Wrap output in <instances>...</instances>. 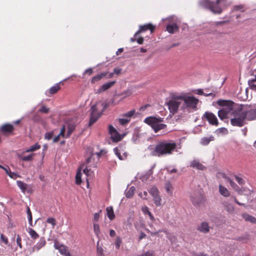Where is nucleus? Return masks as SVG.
Here are the masks:
<instances>
[{"instance_id": "f257e3e1", "label": "nucleus", "mask_w": 256, "mask_h": 256, "mask_svg": "<svg viewBox=\"0 0 256 256\" xmlns=\"http://www.w3.org/2000/svg\"><path fill=\"white\" fill-rule=\"evenodd\" d=\"M234 118H231L230 123L233 126L242 127L246 124L245 120H256V106H238L232 112Z\"/></svg>"}, {"instance_id": "f03ea898", "label": "nucleus", "mask_w": 256, "mask_h": 256, "mask_svg": "<svg viewBox=\"0 0 256 256\" xmlns=\"http://www.w3.org/2000/svg\"><path fill=\"white\" fill-rule=\"evenodd\" d=\"M176 148V143L172 140L160 142L155 146L153 155L161 156L171 154Z\"/></svg>"}, {"instance_id": "7ed1b4c3", "label": "nucleus", "mask_w": 256, "mask_h": 256, "mask_svg": "<svg viewBox=\"0 0 256 256\" xmlns=\"http://www.w3.org/2000/svg\"><path fill=\"white\" fill-rule=\"evenodd\" d=\"M217 104L224 108L218 112V116L221 120L228 117L230 114L232 115L233 111L237 108L238 105L232 100H219Z\"/></svg>"}, {"instance_id": "20e7f679", "label": "nucleus", "mask_w": 256, "mask_h": 256, "mask_svg": "<svg viewBox=\"0 0 256 256\" xmlns=\"http://www.w3.org/2000/svg\"><path fill=\"white\" fill-rule=\"evenodd\" d=\"M182 104L180 110L184 112H190L197 110V105L199 100L193 96H188L182 94Z\"/></svg>"}, {"instance_id": "39448f33", "label": "nucleus", "mask_w": 256, "mask_h": 256, "mask_svg": "<svg viewBox=\"0 0 256 256\" xmlns=\"http://www.w3.org/2000/svg\"><path fill=\"white\" fill-rule=\"evenodd\" d=\"M170 113L176 114L182 104V94L172 93L166 102Z\"/></svg>"}, {"instance_id": "423d86ee", "label": "nucleus", "mask_w": 256, "mask_h": 256, "mask_svg": "<svg viewBox=\"0 0 256 256\" xmlns=\"http://www.w3.org/2000/svg\"><path fill=\"white\" fill-rule=\"evenodd\" d=\"M198 6L204 9L208 10L214 14H220L222 12V8L216 2L210 0H200L198 2Z\"/></svg>"}, {"instance_id": "0eeeda50", "label": "nucleus", "mask_w": 256, "mask_h": 256, "mask_svg": "<svg viewBox=\"0 0 256 256\" xmlns=\"http://www.w3.org/2000/svg\"><path fill=\"white\" fill-rule=\"evenodd\" d=\"M163 120L164 118H161L150 116L145 118L144 122L150 126L155 132H157L158 131L165 128L166 126V124L162 123Z\"/></svg>"}, {"instance_id": "6e6552de", "label": "nucleus", "mask_w": 256, "mask_h": 256, "mask_svg": "<svg viewBox=\"0 0 256 256\" xmlns=\"http://www.w3.org/2000/svg\"><path fill=\"white\" fill-rule=\"evenodd\" d=\"M202 118L206 120L211 125L218 126V124L216 116L211 112H205L203 115Z\"/></svg>"}, {"instance_id": "1a4fd4ad", "label": "nucleus", "mask_w": 256, "mask_h": 256, "mask_svg": "<svg viewBox=\"0 0 256 256\" xmlns=\"http://www.w3.org/2000/svg\"><path fill=\"white\" fill-rule=\"evenodd\" d=\"M109 133L113 142H118L121 140V136L116 129L112 125L108 126Z\"/></svg>"}, {"instance_id": "9d476101", "label": "nucleus", "mask_w": 256, "mask_h": 256, "mask_svg": "<svg viewBox=\"0 0 256 256\" xmlns=\"http://www.w3.org/2000/svg\"><path fill=\"white\" fill-rule=\"evenodd\" d=\"M210 226L206 222H202L197 226L196 230L203 234H206L210 232Z\"/></svg>"}, {"instance_id": "9b49d317", "label": "nucleus", "mask_w": 256, "mask_h": 256, "mask_svg": "<svg viewBox=\"0 0 256 256\" xmlns=\"http://www.w3.org/2000/svg\"><path fill=\"white\" fill-rule=\"evenodd\" d=\"M46 244V240L44 237H41L39 241L34 245L30 250V253H32L35 251H38L41 248Z\"/></svg>"}, {"instance_id": "f8f14e48", "label": "nucleus", "mask_w": 256, "mask_h": 256, "mask_svg": "<svg viewBox=\"0 0 256 256\" xmlns=\"http://www.w3.org/2000/svg\"><path fill=\"white\" fill-rule=\"evenodd\" d=\"M139 28V30L134 34L135 37H136L140 33L145 32L148 30H150L152 33L154 29V26L151 24H148L144 25H140V26Z\"/></svg>"}, {"instance_id": "ddd939ff", "label": "nucleus", "mask_w": 256, "mask_h": 256, "mask_svg": "<svg viewBox=\"0 0 256 256\" xmlns=\"http://www.w3.org/2000/svg\"><path fill=\"white\" fill-rule=\"evenodd\" d=\"M14 130L13 125L10 124H6L2 125L0 128V131L4 134L12 133Z\"/></svg>"}, {"instance_id": "4468645a", "label": "nucleus", "mask_w": 256, "mask_h": 256, "mask_svg": "<svg viewBox=\"0 0 256 256\" xmlns=\"http://www.w3.org/2000/svg\"><path fill=\"white\" fill-rule=\"evenodd\" d=\"M191 200L193 204L195 206H200L204 202V199L202 196H192Z\"/></svg>"}, {"instance_id": "2eb2a0df", "label": "nucleus", "mask_w": 256, "mask_h": 256, "mask_svg": "<svg viewBox=\"0 0 256 256\" xmlns=\"http://www.w3.org/2000/svg\"><path fill=\"white\" fill-rule=\"evenodd\" d=\"M116 83L115 81H112L103 84L98 90L96 93L100 94L112 86Z\"/></svg>"}, {"instance_id": "dca6fc26", "label": "nucleus", "mask_w": 256, "mask_h": 256, "mask_svg": "<svg viewBox=\"0 0 256 256\" xmlns=\"http://www.w3.org/2000/svg\"><path fill=\"white\" fill-rule=\"evenodd\" d=\"M190 166L198 170H204L206 167L202 165L200 162L196 160H194L190 162Z\"/></svg>"}, {"instance_id": "f3484780", "label": "nucleus", "mask_w": 256, "mask_h": 256, "mask_svg": "<svg viewBox=\"0 0 256 256\" xmlns=\"http://www.w3.org/2000/svg\"><path fill=\"white\" fill-rule=\"evenodd\" d=\"M178 29V27L176 24H168L166 26V30L170 34H173L175 32L177 31Z\"/></svg>"}, {"instance_id": "a211bd4d", "label": "nucleus", "mask_w": 256, "mask_h": 256, "mask_svg": "<svg viewBox=\"0 0 256 256\" xmlns=\"http://www.w3.org/2000/svg\"><path fill=\"white\" fill-rule=\"evenodd\" d=\"M214 140V137L212 136L210 137H204L201 139L200 144L204 146L208 145L210 142Z\"/></svg>"}, {"instance_id": "6ab92c4d", "label": "nucleus", "mask_w": 256, "mask_h": 256, "mask_svg": "<svg viewBox=\"0 0 256 256\" xmlns=\"http://www.w3.org/2000/svg\"><path fill=\"white\" fill-rule=\"evenodd\" d=\"M106 213L108 218L110 220H112L115 218V215L114 212L113 208L112 206H108L106 208Z\"/></svg>"}, {"instance_id": "aec40b11", "label": "nucleus", "mask_w": 256, "mask_h": 256, "mask_svg": "<svg viewBox=\"0 0 256 256\" xmlns=\"http://www.w3.org/2000/svg\"><path fill=\"white\" fill-rule=\"evenodd\" d=\"M107 74H108L107 72H103V73H100V74H98L97 76H94L91 80V82L92 84H94L95 82L99 81L103 77L106 76L107 75Z\"/></svg>"}, {"instance_id": "412c9836", "label": "nucleus", "mask_w": 256, "mask_h": 256, "mask_svg": "<svg viewBox=\"0 0 256 256\" xmlns=\"http://www.w3.org/2000/svg\"><path fill=\"white\" fill-rule=\"evenodd\" d=\"M34 155V154H30L27 156H22L20 154H18V158L25 162L32 161L33 160V156Z\"/></svg>"}, {"instance_id": "4be33fe9", "label": "nucleus", "mask_w": 256, "mask_h": 256, "mask_svg": "<svg viewBox=\"0 0 256 256\" xmlns=\"http://www.w3.org/2000/svg\"><path fill=\"white\" fill-rule=\"evenodd\" d=\"M219 192L224 196L228 197L230 196V192L228 189L221 184L219 186Z\"/></svg>"}, {"instance_id": "5701e85b", "label": "nucleus", "mask_w": 256, "mask_h": 256, "mask_svg": "<svg viewBox=\"0 0 256 256\" xmlns=\"http://www.w3.org/2000/svg\"><path fill=\"white\" fill-rule=\"evenodd\" d=\"M232 12L240 11L244 12L245 11V8L244 4L234 5L232 7Z\"/></svg>"}, {"instance_id": "b1692460", "label": "nucleus", "mask_w": 256, "mask_h": 256, "mask_svg": "<svg viewBox=\"0 0 256 256\" xmlns=\"http://www.w3.org/2000/svg\"><path fill=\"white\" fill-rule=\"evenodd\" d=\"M27 232H28L31 238L34 240H36L39 237L37 232L32 228H28Z\"/></svg>"}, {"instance_id": "393cba45", "label": "nucleus", "mask_w": 256, "mask_h": 256, "mask_svg": "<svg viewBox=\"0 0 256 256\" xmlns=\"http://www.w3.org/2000/svg\"><path fill=\"white\" fill-rule=\"evenodd\" d=\"M142 211L144 214H148L149 216V218L151 220L154 222L155 220L154 216H152V213L149 210L148 207L144 206V207L142 208Z\"/></svg>"}, {"instance_id": "a878e982", "label": "nucleus", "mask_w": 256, "mask_h": 256, "mask_svg": "<svg viewBox=\"0 0 256 256\" xmlns=\"http://www.w3.org/2000/svg\"><path fill=\"white\" fill-rule=\"evenodd\" d=\"M224 206L226 208V210L228 212L230 213H232L234 211V207L230 204L228 203L227 202H224L223 203Z\"/></svg>"}, {"instance_id": "bb28decb", "label": "nucleus", "mask_w": 256, "mask_h": 256, "mask_svg": "<svg viewBox=\"0 0 256 256\" xmlns=\"http://www.w3.org/2000/svg\"><path fill=\"white\" fill-rule=\"evenodd\" d=\"M60 88V83L56 84L49 89V92L52 94L56 93Z\"/></svg>"}, {"instance_id": "cd10ccee", "label": "nucleus", "mask_w": 256, "mask_h": 256, "mask_svg": "<svg viewBox=\"0 0 256 256\" xmlns=\"http://www.w3.org/2000/svg\"><path fill=\"white\" fill-rule=\"evenodd\" d=\"M136 111L134 110H130L126 113H125L122 115L124 118H126V119L128 120V121L130 122L132 117L135 114Z\"/></svg>"}, {"instance_id": "c85d7f7f", "label": "nucleus", "mask_w": 256, "mask_h": 256, "mask_svg": "<svg viewBox=\"0 0 256 256\" xmlns=\"http://www.w3.org/2000/svg\"><path fill=\"white\" fill-rule=\"evenodd\" d=\"M68 132L66 134V138H68L75 129V125L72 124H68Z\"/></svg>"}, {"instance_id": "c756f323", "label": "nucleus", "mask_w": 256, "mask_h": 256, "mask_svg": "<svg viewBox=\"0 0 256 256\" xmlns=\"http://www.w3.org/2000/svg\"><path fill=\"white\" fill-rule=\"evenodd\" d=\"M135 188L134 186H131L127 191L126 192V196L128 198H132L135 191Z\"/></svg>"}, {"instance_id": "7c9ffc66", "label": "nucleus", "mask_w": 256, "mask_h": 256, "mask_svg": "<svg viewBox=\"0 0 256 256\" xmlns=\"http://www.w3.org/2000/svg\"><path fill=\"white\" fill-rule=\"evenodd\" d=\"M100 117V116H99L94 115V114H90L88 126H91L92 125L97 121V120Z\"/></svg>"}, {"instance_id": "2f4dec72", "label": "nucleus", "mask_w": 256, "mask_h": 256, "mask_svg": "<svg viewBox=\"0 0 256 256\" xmlns=\"http://www.w3.org/2000/svg\"><path fill=\"white\" fill-rule=\"evenodd\" d=\"M40 148V146L38 144V143L35 144L34 145L30 146V148L26 149V152H34L37 150H38Z\"/></svg>"}, {"instance_id": "473e14b6", "label": "nucleus", "mask_w": 256, "mask_h": 256, "mask_svg": "<svg viewBox=\"0 0 256 256\" xmlns=\"http://www.w3.org/2000/svg\"><path fill=\"white\" fill-rule=\"evenodd\" d=\"M224 178L229 182L230 186L235 190H238V185L234 182L230 178L226 177L225 176H223Z\"/></svg>"}, {"instance_id": "72a5a7b5", "label": "nucleus", "mask_w": 256, "mask_h": 256, "mask_svg": "<svg viewBox=\"0 0 256 256\" xmlns=\"http://www.w3.org/2000/svg\"><path fill=\"white\" fill-rule=\"evenodd\" d=\"M16 184L17 186L20 188V189L23 192H24L26 190L27 184L26 183H24V182L20 180H18L16 182Z\"/></svg>"}, {"instance_id": "f704fd0d", "label": "nucleus", "mask_w": 256, "mask_h": 256, "mask_svg": "<svg viewBox=\"0 0 256 256\" xmlns=\"http://www.w3.org/2000/svg\"><path fill=\"white\" fill-rule=\"evenodd\" d=\"M54 247L56 249L59 250V251L62 254L64 255L66 253V252H68L67 248L63 245H61L59 248H58V246L55 244Z\"/></svg>"}, {"instance_id": "c9c22d12", "label": "nucleus", "mask_w": 256, "mask_h": 256, "mask_svg": "<svg viewBox=\"0 0 256 256\" xmlns=\"http://www.w3.org/2000/svg\"><path fill=\"white\" fill-rule=\"evenodd\" d=\"M120 149H121L120 146L116 147L114 149V151L116 155L118 157V158L120 160H124V158H123L122 156L120 154Z\"/></svg>"}, {"instance_id": "e433bc0d", "label": "nucleus", "mask_w": 256, "mask_h": 256, "mask_svg": "<svg viewBox=\"0 0 256 256\" xmlns=\"http://www.w3.org/2000/svg\"><path fill=\"white\" fill-rule=\"evenodd\" d=\"M26 213L28 214V223L30 226H33L32 222V214L28 206L26 208Z\"/></svg>"}, {"instance_id": "4c0bfd02", "label": "nucleus", "mask_w": 256, "mask_h": 256, "mask_svg": "<svg viewBox=\"0 0 256 256\" xmlns=\"http://www.w3.org/2000/svg\"><path fill=\"white\" fill-rule=\"evenodd\" d=\"M255 81H256V78L252 80H248V84L252 90L256 91V84H254V82Z\"/></svg>"}, {"instance_id": "58836bf2", "label": "nucleus", "mask_w": 256, "mask_h": 256, "mask_svg": "<svg viewBox=\"0 0 256 256\" xmlns=\"http://www.w3.org/2000/svg\"><path fill=\"white\" fill-rule=\"evenodd\" d=\"M101 112H99L98 111L96 106V104L93 105L90 108V114H94V115H97L100 116Z\"/></svg>"}, {"instance_id": "ea45409f", "label": "nucleus", "mask_w": 256, "mask_h": 256, "mask_svg": "<svg viewBox=\"0 0 256 256\" xmlns=\"http://www.w3.org/2000/svg\"><path fill=\"white\" fill-rule=\"evenodd\" d=\"M244 218L247 221L250 222L252 223H256V218L254 216H250L249 214H246L244 216Z\"/></svg>"}, {"instance_id": "a19ab883", "label": "nucleus", "mask_w": 256, "mask_h": 256, "mask_svg": "<svg viewBox=\"0 0 256 256\" xmlns=\"http://www.w3.org/2000/svg\"><path fill=\"white\" fill-rule=\"evenodd\" d=\"M154 202L156 206H160L162 205V198L160 196L153 198Z\"/></svg>"}, {"instance_id": "79ce46f5", "label": "nucleus", "mask_w": 256, "mask_h": 256, "mask_svg": "<svg viewBox=\"0 0 256 256\" xmlns=\"http://www.w3.org/2000/svg\"><path fill=\"white\" fill-rule=\"evenodd\" d=\"M165 188H166V192L168 194H172V185L170 184V182H168L166 184Z\"/></svg>"}, {"instance_id": "37998d69", "label": "nucleus", "mask_w": 256, "mask_h": 256, "mask_svg": "<svg viewBox=\"0 0 256 256\" xmlns=\"http://www.w3.org/2000/svg\"><path fill=\"white\" fill-rule=\"evenodd\" d=\"M81 175L82 174L80 171H78L76 174V183L77 184H80L82 180H81Z\"/></svg>"}, {"instance_id": "c03bdc74", "label": "nucleus", "mask_w": 256, "mask_h": 256, "mask_svg": "<svg viewBox=\"0 0 256 256\" xmlns=\"http://www.w3.org/2000/svg\"><path fill=\"white\" fill-rule=\"evenodd\" d=\"M148 192H149V193L152 196V195L156 194V193L159 192L158 189L156 187H155V186H152V187L150 188L148 190Z\"/></svg>"}, {"instance_id": "a18cd8bd", "label": "nucleus", "mask_w": 256, "mask_h": 256, "mask_svg": "<svg viewBox=\"0 0 256 256\" xmlns=\"http://www.w3.org/2000/svg\"><path fill=\"white\" fill-rule=\"evenodd\" d=\"M118 121L120 124L122 126H125L127 124L130 122L128 120L126 119V118H120L118 119Z\"/></svg>"}, {"instance_id": "49530a36", "label": "nucleus", "mask_w": 256, "mask_h": 256, "mask_svg": "<svg viewBox=\"0 0 256 256\" xmlns=\"http://www.w3.org/2000/svg\"><path fill=\"white\" fill-rule=\"evenodd\" d=\"M216 132L218 134H222V133L224 134H227L228 130L225 128H218V129H217L216 130Z\"/></svg>"}, {"instance_id": "de8ad7c7", "label": "nucleus", "mask_w": 256, "mask_h": 256, "mask_svg": "<svg viewBox=\"0 0 256 256\" xmlns=\"http://www.w3.org/2000/svg\"><path fill=\"white\" fill-rule=\"evenodd\" d=\"M46 222L51 224L52 226V228H54L56 225V220L53 218H48L46 220Z\"/></svg>"}, {"instance_id": "09e8293b", "label": "nucleus", "mask_w": 256, "mask_h": 256, "mask_svg": "<svg viewBox=\"0 0 256 256\" xmlns=\"http://www.w3.org/2000/svg\"><path fill=\"white\" fill-rule=\"evenodd\" d=\"M234 178L237 182L240 185H243L245 183L244 180L242 178L239 177L238 176H234Z\"/></svg>"}, {"instance_id": "8fccbe9b", "label": "nucleus", "mask_w": 256, "mask_h": 256, "mask_svg": "<svg viewBox=\"0 0 256 256\" xmlns=\"http://www.w3.org/2000/svg\"><path fill=\"white\" fill-rule=\"evenodd\" d=\"M49 108H46V106H42V108L38 110V112L44 113V114H48L49 112Z\"/></svg>"}, {"instance_id": "3c124183", "label": "nucleus", "mask_w": 256, "mask_h": 256, "mask_svg": "<svg viewBox=\"0 0 256 256\" xmlns=\"http://www.w3.org/2000/svg\"><path fill=\"white\" fill-rule=\"evenodd\" d=\"M122 243V240L120 237H117L115 242V246L117 249L120 248V245Z\"/></svg>"}, {"instance_id": "603ef678", "label": "nucleus", "mask_w": 256, "mask_h": 256, "mask_svg": "<svg viewBox=\"0 0 256 256\" xmlns=\"http://www.w3.org/2000/svg\"><path fill=\"white\" fill-rule=\"evenodd\" d=\"M98 242L97 246V253L100 256H104L103 249L102 247L98 246Z\"/></svg>"}, {"instance_id": "864d4df0", "label": "nucleus", "mask_w": 256, "mask_h": 256, "mask_svg": "<svg viewBox=\"0 0 256 256\" xmlns=\"http://www.w3.org/2000/svg\"><path fill=\"white\" fill-rule=\"evenodd\" d=\"M53 136V132H48L44 135V138L48 140H50Z\"/></svg>"}, {"instance_id": "5fc2aeb1", "label": "nucleus", "mask_w": 256, "mask_h": 256, "mask_svg": "<svg viewBox=\"0 0 256 256\" xmlns=\"http://www.w3.org/2000/svg\"><path fill=\"white\" fill-rule=\"evenodd\" d=\"M94 232L96 235H98L100 232V227L98 224H94Z\"/></svg>"}, {"instance_id": "6e6d98bb", "label": "nucleus", "mask_w": 256, "mask_h": 256, "mask_svg": "<svg viewBox=\"0 0 256 256\" xmlns=\"http://www.w3.org/2000/svg\"><path fill=\"white\" fill-rule=\"evenodd\" d=\"M137 256H154V254L152 251L148 250L142 254L138 255Z\"/></svg>"}, {"instance_id": "4d7b16f0", "label": "nucleus", "mask_w": 256, "mask_h": 256, "mask_svg": "<svg viewBox=\"0 0 256 256\" xmlns=\"http://www.w3.org/2000/svg\"><path fill=\"white\" fill-rule=\"evenodd\" d=\"M230 198L231 200H234L238 205L242 206H245V204H244L241 203V202H238L237 199H236V198L235 196H232Z\"/></svg>"}, {"instance_id": "13d9d810", "label": "nucleus", "mask_w": 256, "mask_h": 256, "mask_svg": "<svg viewBox=\"0 0 256 256\" xmlns=\"http://www.w3.org/2000/svg\"><path fill=\"white\" fill-rule=\"evenodd\" d=\"M0 240L6 244H7L8 243V240L7 238L3 234H1L0 235Z\"/></svg>"}, {"instance_id": "bf43d9fd", "label": "nucleus", "mask_w": 256, "mask_h": 256, "mask_svg": "<svg viewBox=\"0 0 256 256\" xmlns=\"http://www.w3.org/2000/svg\"><path fill=\"white\" fill-rule=\"evenodd\" d=\"M166 170L170 174H172L173 173H176L178 172V170L176 168L170 169V168H166Z\"/></svg>"}, {"instance_id": "052dcab7", "label": "nucleus", "mask_w": 256, "mask_h": 256, "mask_svg": "<svg viewBox=\"0 0 256 256\" xmlns=\"http://www.w3.org/2000/svg\"><path fill=\"white\" fill-rule=\"evenodd\" d=\"M16 243L17 245L20 246V248H22V244H21V238L19 235H18L16 238Z\"/></svg>"}, {"instance_id": "680f3d73", "label": "nucleus", "mask_w": 256, "mask_h": 256, "mask_svg": "<svg viewBox=\"0 0 256 256\" xmlns=\"http://www.w3.org/2000/svg\"><path fill=\"white\" fill-rule=\"evenodd\" d=\"M236 240L240 242H246L248 240V238L246 237L240 236L238 237Z\"/></svg>"}, {"instance_id": "e2e57ef3", "label": "nucleus", "mask_w": 256, "mask_h": 256, "mask_svg": "<svg viewBox=\"0 0 256 256\" xmlns=\"http://www.w3.org/2000/svg\"><path fill=\"white\" fill-rule=\"evenodd\" d=\"M65 130H66L65 126H63L60 129V131L59 134V136H62L63 137H64Z\"/></svg>"}, {"instance_id": "0e129e2a", "label": "nucleus", "mask_w": 256, "mask_h": 256, "mask_svg": "<svg viewBox=\"0 0 256 256\" xmlns=\"http://www.w3.org/2000/svg\"><path fill=\"white\" fill-rule=\"evenodd\" d=\"M99 218H100V213L99 212L94 213V220L95 222H98L99 220Z\"/></svg>"}, {"instance_id": "69168bd1", "label": "nucleus", "mask_w": 256, "mask_h": 256, "mask_svg": "<svg viewBox=\"0 0 256 256\" xmlns=\"http://www.w3.org/2000/svg\"><path fill=\"white\" fill-rule=\"evenodd\" d=\"M10 178H15L16 177L18 176V174L14 172H10L8 171V174H7Z\"/></svg>"}, {"instance_id": "338daca9", "label": "nucleus", "mask_w": 256, "mask_h": 256, "mask_svg": "<svg viewBox=\"0 0 256 256\" xmlns=\"http://www.w3.org/2000/svg\"><path fill=\"white\" fill-rule=\"evenodd\" d=\"M122 69L120 68H114V73L116 74H120Z\"/></svg>"}, {"instance_id": "774afa93", "label": "nucleus", "mask_w": 256, "mask_h": 256, "mask_svg": "<svg viewBox=\"0 0 256 256\" xmlns=\"http://www.w3.org/2000/svg\"><path fill=\"white\" fill-rule=\"evenodd\" d=\"M136 40L138 44H142L144 42V39L142 37H140L138 39H136Z\"/></svg>"}]
</instances>
